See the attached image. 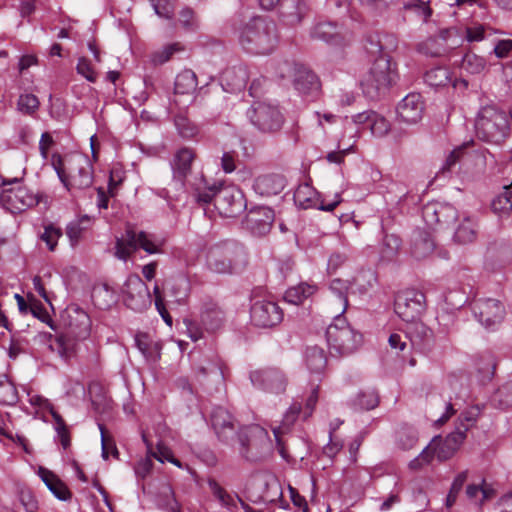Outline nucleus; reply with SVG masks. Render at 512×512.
Segmentation results:
<instances>
[{
    "mask_svg": "<svg viewBox=\"0 0 512 512\" xmlns=\"http://www.w3.org/2000/svg\"><path fill=\"white\" fill-rule=\"evenodd\" d=\"M40 106L39 99L34 94H21L17 101V110L25 115H33Z\"/></svg>",
    "mask_w": 512,
    "mask_h": 512,
    "instance_id": "obj_49",
    "label": "nucleus"
},
{
    "mask_svg": "<svg viewBox=\"0 0 512 512\" xmlns=\"http://www.w3.org/2000/svg\"><path fill=\"white\" fill-rule=\"evenodd\" d=\"M329 289L335 295L339 303V307L335 309L334 312L336 315H343L348 308V282L339 278L334 279L331 281Z\"/></svg>",
    "mask_w": 512,
    "mask_h": 512,
    "instance_id": "obj_36",
    "label": "nucleus"
},
{
    "mask_svg": "<svg viewBox=\"0 0 512 512\" xmlns=\"http://www.w3.org/2000/svg\"><path fill=\"white\" fill-rule=\"evenodd\" d=\"M274 211L266 206L252 208L245 216L244 225L254 235L268 234L274 222Z\"/></svg>",
    "mask_w": 512,
    "mask_h": 512,
    "instance_id": "obj_22",
    "label": "nucleus"
},
{
    "mask_svg": "<svg viewBox=\"0 0 512 512\" xmlns=\"http://www.w3.org/2000/svg\"><path fill=\"white\" fill-rule=\"evenodd\" d=\"M485 67V59L474 53H466L462 59V68L471 74H479Z\"/></svg>",
    "mask_w": 512,
    "mask_h": 512,
    "instance_id": "obj_51",
    "label": "nucleus"
},
{
    "mask_svg": "<svg viewBox=\"0 0 512 512\" xmlns=\"http://www.w3.org/2000/svg\"><path fill=\"white\" fill-rule=\"evenodd\" d=\"M379 404V395L376 390L369 389L360 391L351 401V405L356 410H372Z\"/></svg>",
    "mask_w": 512,
    "mask_h": 512,
    "instance_id": "obj_38",
    "label": "nucleus"
},
{
    "mask_svg": "<svg viewBox=\"0 0 512 512\" xmlns=\"http://www.w3.org/2000/svg\"><path fill=\"white\" fill-rule=\"evenodd\" d=\"M308 12L305 0H283L281 5V17L290 26L299 24Z\"/></svg>",
    "mask_w": 512,
    "mask_h": 512,
    "instance_id": "obj_25",
    "label": "nucleus"
},
{
    "mask_svg": "<svg viewBox=\"0 0 512 512\" xmlns=\"http://www.w3.org/2000/svg\"><path fill=\"white\" fill-rule=\"evenodd\" d=\"M51 164L62 184L71 193L92 186L93 165L87 157L76 154L62 158L60 154L54 153Z\"/></svg>",
    "mask_w": 512,
    "mask_h": 512,
    "instance_id": "obj_2",
    "label": "nucleus"
},
{
    "mask_svg": "<svg viewBox=\"0 0 512 512\" xmlns=\"http://www.w3.org/2000/svg\"><path fill=\"white\" fill-rule=\"evenodd\" d=\"M425 82L431 87H443L451 81L450 71L445 67H434L424 75Z\"/></svg>",
    "mask_w": 512,
    "mask_h": 512,
    "instance_id": "obj_42",
    "label": "nucleus"
},
{
    "mask_svg": "<svg viewBox=\"0 0 512 512\" xmlns=\"http://www.w3.org/2000/svg\"><path fill=\"white\" fill-rule=\"evenodd\" d=\"M208 486L214 497L221 503V505L229 509L236 507L234 498L228 494L227 491L221 487L215 479H209Z\"/></svg>",
    "mask_w": 512,
    "mask_h": 512,
    "instance_id": "obj_50",
    "label": "nucleus"
},
{
    "mask_svg": "<svg viewBox=\"0 0 512 512\" xmlns=\"http://www.w3.org/2000/svg\"><path fill=\"white\" fill-rule=\"evenodd\" d=\"M474 315L478 321L487 328L493 327L504 318L505 308L503 304L496 299H479L474 303Z\"/></svg>",
    "mask_w": 512,
    "mask_h": 512,
    "instance_id": "obj_18",
    "label": "nucleus"
},
{
    "mask_svg": "<svg viewBox=\"0 0 512 512\" xmlns=\"http://www.w3.org/2000/svg\"><path fill=\"white\" fill-rule=\"evenodd\" d=\"M196 380L207 392H212L223 382V371L217 364L200 367L196 374Z\"/></svg>",
    "mask_w": 512,
    "mask_h": 512,
    "instance_id": "obj_27",
    "label": "nucleus"
},
{
    "mask_svg": "<svg viewBox=\"0 0 512 512\" xmlns=\"http://www.w3.org/2000/svg\"><path fill=\"white\" fill-rule=\"evenodd\" d=\"M156 14L165 19H171L174 14V0H150Z\"/></svg>",
    "mask_w": 512,
    "mask_h": 512,
    "instance_id": "obj_55",
    "label": "nucleus"
},
{
    "mask_svg": "<svg viewBox=\"0 0 512 512\" xmlns=\"http://www.w3.org/2000/svg\"><path fill=\"white\" fill-rule=\"evenodd\" d=\"M182 50L183 46L178 42L168 44L163 48L155 51L151 55V61L154 65H163L164 63L168 62L175 53L180 52Z\"/></svg>",
    "mask_w": 512,
    "mask_h": 512,
    "instance_id": "obj_46",
    "label": "nucleus"
},
{
    "mask_svg": "<svg viewBox=\"0 0 512 512\" xmlns=\"http://www.w3.org/2000/svg\"><path fill=\"white\" fill-rule=\"evenodd\" d=\"M284 66L291 69L292 66L285 62ZM294 80L293 84L297 91L307 96H317L320 92L321 84L317 75L303 65L294 64Z\"/></svg>",
    "mask_w": 512,
    "mask_h": 512,
    "instance_id": "obj_23",
    "label": "nucleus"
},
{
    "mask_svg": "<svg viewBox=\"0 0 512 512\" xmlns=\"http://www.w3.org/2000/svg\"><path fill=\"white\" fill-rule=\"evenodd\" d=\"M224 320V312L216 305L211 304L201 313V321L209 330L218 329Z\"/></svg>",
    "mask_w": 512,
    "mask_h": 512,
    "instance_id": "obj_39",
    "label": "nucleus"
},
{
    "mask_svg": "<svg viewBox=\"0 0 512 512\" xmlns=\"http://www.w3.org/2000/svg\"><path fill=\"white\" fill-rule=\"evenodd\" d=\"M91 332V319L89 315L80 308H75L69 314V322L65 332L54 337L49 344L51 351L68 360L76 349L77 342L86 339Z\"/></svg>",
    "mask_w": 512,
    "mask_h": 512,
    "instance_id": "obj_3",
    "label": "nucleus"
},
{
    "mask_svg": "<svg viewBox=\"0 0 512 512\" xmlns=\"http://www.w3.org/2000/svg\"><path fill=\"white\" fill-rule=\"evenodd\" d=\"M121 291L125 305L135 311L143 310L150 298L147 285L137 275H130Z\"/></svg>",
    "mask_w": 512,
    "mask_h": 512,
    "instance_id": "obj_16",
    "label": "nucleus"
},
{
    "mask_svg": "<svg viewBox=\"0 0 512 512\" xmlns=\"http://www.w3.org/2000/svg\"><path fill=\"white\" fill-rule=\"evenodd\" d=\"M369 129L374 136L382 137L387 134L390 129V125L384 117L375 112L370 122Z\"/></svg>",
    "mask_w": 512,
    "mask_h": 512,
    "instance_id": "obj_57",
    "label": "nucleus"
},
{
    "mask_svg": "<svg viewBox=\"0 0 512 512\" xmlns=\"http://www.w3.org/2000/svg\"><path fill=\"white\" fill-rule=\"evenodd\" d=\"M247 81L246 70L242 67H231L223 71L221 85L227 92L233 93L245 87Z\"/></svg>",
    "mask_w": 512,
    "mask_h": 512,
    "instance_id": "obj_29",
    "label": "nucleus"
},
{
    "mask_svg": "<svg viewBox=\"0 0 512 512\" xmlns=\"http://www.w3.org/2000/svg\"><path fill=\"white\" fill-rule=\"evenodd\" d=\"M2 205L11 213H20L39 203V197L26 186L3 190L0 196Z\"/></svg>",
    "mask_w": 512,
    "mask_h": 512,
    "instance_id": "obj_15",
    "label": "nucleus"
},
{
    "mask_svg": "<svg viewBox=\"0 0 512 512\" xmlns=\"http://www.w3.org/2000/svg\"><path fill=\"white\" fill-rule=\"evenodd\" d=\"M315 190L309 184L299 185L294 192V202L303 209L316 206V201L313 199Z\"/></svg>",
    "mask_w": 512,
    "mask_h": 512,
    "instance_id": "obj_44",
    "label": "nucleus"
},
{
    "mask_svg": "<svg viewBox=\"0 0 512 512\" xmlns=\"http://www.w3.org/2000/svg\"><path fill=\"white\" fill-rule=\"evenodd\" d=\"M435 249L432 235L425 230H416L413 234L411 253L414 258L420 260L430 256Z\"/></svg>",
    "mask_w": 512,
    "mask_h": 512,
    "instance_id": "obj_26",
    "label": "nucleus"
},
{
    "mask_svg": "<svg viewBox=\"0 0 512 512\" xmlns=\"http://www.w3.org/2000/svg\"><path fill=\"white\" fill-rule=\"evenodd\" d=\"M135 345L147 361L156 363L160 360L162 345L160 342L153 341L148 334H136Z\"/></svg>",
    "mask_w": 512,
    "mask_h": 512,
    "instance_id": "obj_31",
    "label": "nucleus"
},
{
    "mask_svg": "<svg viewBox=\"0 0 512 512\" xmlns=\"http://www.w3.org/2000/svg\"><path fill=\"white\" fill-rule=\"evenodd\" d=\"M92 298L94 303L101 309L110 307L116 301L113 292L107 285L95 288L92 293Z\"/></svg>",
    "mask_w": 512,
    "mask_h": 512,
    "instance_id": "obj_52",
    "label": "nucleus"
},
{
    "mask_svg": "<svg viewBox=\"0 0 512 512\" xmlns=\"http://www.w3.org/2000/svg\"><path fill=\"white\" fill-rule=\"evenodd\" d=\"M475 129L479 139L500 144L510 133L508 114L495 104L482 106L476 117Z\"/></svg>",
    "mask_w": 512,
    "mask_h": 512,
    "instance_id": "obj_4",
    "label": "nucleus"
},
{
    "mask_svg": "<svg viewBox=\"0 0 512 512\" xmlns=\"http://www.w3.org/2000/svg\"><path fill=\"white\" fill-rule=\"evenodd\" d=\"M244 197L239 190L224 187L217 190L216 206L219 214L224 217H235L245 208Z\"/></svg>",
    "mask_w": 512,
    "mask_h": 512,
    "instance_id": "obj_19",
    "label": "nucleus"
},
{
    "mask_svg": "<svg viewBox=\"0 0 512 512\" xmlns=\"http://www.w3.org/2000/svg\"><path fill=\"white\" fill-rule=\"evenodd\" d=\"M61 236L62 230L50 223L44 226V232L40 235V239L46 243L50 251H54Z\"/></svg>",
    "mask_w": 512,
    "mask_h": 512,
    "instance_id": "obj_53",
    "label": "nucleus"
},
{
    "mask_svg": "<svg viewBox=\"0 0 512 512\" xmlns=\"http://www.w3.org/2000/svg\"><path fill=\"white\" fill-rule=\"evenodd\" d=\"M85 219L88 220V218L85 216L81 220H75L70 222L66 227V235L70 241L71 246H76L84 232V228L81 226V221Z\"/></svg>",
    "mask_w": 512,
    "mask_h": 512,
    "instance_id": "obj_56",
    "label": "nucleus"
},
{
    "mask_svg": "<svg viewBox=\"0 0 512 512\" xmlns=\"http://www.w3.org/2000/svg\"><path fill=\"white\" fill-rule=\"evenodd\" d=\"M285 186V178L282 175L275 173L259 175L255 178L253 183L254 191L265 197L281 193Z\"/></svg>",
    "mask_w": 512,
    "mask_h": 512,
    "instance_id": "obj_24",
    "label": "nucleus"
},
{
    "mask_svg": "<svg viewBox=\"0 0 512 512\" xmlns=\"http://www.w3.org/2000/svg\"><path fill=\"white\" fill-rule=\"evenodd\" d=\"M198 80L194 71L184 69L175 79L174 91L176 94H191L197 90Z\"/></svg>",
    "mask_w": 512,
    "mask_h": 512,
    "instance_id": "obj_33",
    "label": "nucleus"
},
{
    "mask_svg": "<svg viewBox=\"0 0 512 512\" xmlns=\"http://www.w3.org/2000/svg\"><path fill=\"white\" fill-rule=\"evenodd\" d=\"M401 246V239L395 234H386L381 247V257L384 260L392 261L398 254Z\"/></svg>",
    "mask_w": 512,
    "mask_h": 512,
    "instance_id": "obj_45",
    "label": "nucleus"
},
{
    "mask_svg": "<svg viewBox=\"0 0 512 512\" xmlns=\"http://www.w3.org/2000/svg\"><path fill=\"white\" fill-rule=\"evenodd\" d=\"M211 424L219 439L228 442L238 436L240 444L245 449L253 446L256 439L264 440L267 438L266 430L258 425L248 426L237 434L232 415L222 407H216L212 411Z\"/></svg>",
    "mask_w": 512,
    "mask_h": 512,
    "instance_id": "obj_5",
    "label": "nucleus"
},
{
    "mask_svg": "<svg viewBox=\"0 0 512 512\" xmlns=\"http://www.w3.org/2000/svg\"><path fill=\"white\" fill-rule=\"evenodd\" d=\"M398 74L395 64L386 54H381L372 63L367 75L361 82L364 94L372 99H378L385 94L396 82Z\"/></svg>",
    "mask_w": 512,
    "mask_h": 512,
    "instance_id": "obj_6",
    "label": "nucleus"
},
{
    "mask_svg": "<svg viewBox=\"0 0 512 512\" xmlns=\"http://www.w3.org/2000/svg\"><path fill=\"white\" fill-rule=\"evenodd\" d=\"M248 263L244 248L232 242L215 245L210 248L207 255L208 268L219 274L238 273Z\"/></svg>",
    "mask_w": 512,
    "mask_h": 512,
    "instance_id": "obj_7",
    "label": "nucleus"
},
{
    "mask_svg": "<svg viewBox=\"0 0 512 512\" xmlns=\"http://www.w3.org/2000/svg\"><path fill=\"white\" fill-rule=\"evenodd\" d=\"M238 161V154L235 151L224 152L221 157V168L225 173H232L235 171Z\"/></svg>",
    "mask_w": 512,
    "mask_h": 512,
    "instance_id": "obj_62",
    "label": "nucleus"
},
{
    "mask_svg": "<svg viewBox=\"0 0 512 512\" xmlns=\"http://www.w3.org/2000/svg\"><path fill=\"white\" fill-rule=\"evenodd\" d=\"M418 442L417 431L408 425H402L396 431V443L402 450L412 449Z\"/></svg>",
    "mask_w": 512,
    "mask_h": 512,
    "instance_id": "obj_40",
    "label": "nucleus"
},
{
    "mask_svg": "<svg viewBox=\"0 0 512 512\" xmlns=\"http://www.w3.org/2000/svg\"><path fill=\"white\" fill-rule=\"evenodd\" d=\"M439 217L436 218V223H442V224H449L456 220L457 218V211L456 209L451 205H441V208L439 209Z\"/></svg>",
    "mask_w": 512,
    "mask_h": 512,
    "instance_id": "obj_63",
    "label": "nucleus"
},
{
    "mask_svg": "<svg viewBox=\"0 0 512 512\" xmlns=\"http://www.w3.org/2000/svg\"><path fill=\"white\" fill-rule=\"evenodd\" d=\"M157 507L165 512H181V506L169 485H163L156 496Z\"/></svg>",
    "mask_w": 512,
    "mask_h": 512,
    "instance_id": "obj_34",
    "label": "nucleus"
},
{
    "mask_svg": "<svg viewBox=\"0 0 512 512\" xmlns=\"http://www.w3.org/2000/svg\"><path fill=\"white\" fill-rule=\"evenodd\" d=\"M317 290V287L307 283H301L297 286L290 287L284 294L286 302L294 305H300L305 299L312 296Z\"/></svg>",
    "mask_w": 512,
    "mask_h": 512,
    "instance_id": "obj_35",
    "label": "nucleus"
},
{
    "mask_svg": "<svg viewBox=\"0 0 512 512\" xmlns=\"http://www.w3.org/2000/svg\"><path fill=\"white\" fill-rule=\"evenodd\" d=\"M235 32L239 44L251 54H270L278 43L276 24L265 17H253L236 28Z\"/></svg>",
    "mask_w": 512,
    "mask_h": 512,
    "instance_id": "obj_1",
    "label": "nucleus"
},
{
    "mask_svg": "<svg viewBox=\"0 0 512 512\" xmlns=\"http://www.w3.org/2000/svg\"><path fill=\"white\" fill-rule=\"evenodd\" d=\"M76 71L78 74L82 75L87 81L94 83L97 80L96 73L90 63V61L81 57L78 59Z\"/></svg>",
    "mask_w": 512,
    "mask_h": 512,
    "instance_id": "obj_60",
    "label": "nucleus"
},
{
    "mask_svg": "<svg viewBox=\"0 0 512 512\" xmlns=\"http://www.w3.org/2000/svg\"><path fill=\"white\" fill-rule=\"evenodd\" d=\"M311 37L332 45H344L351 40V33L336 22L319 21L311 29Z\"/></svg>",
    "mask_w": 512,
    "mask_h": 512,
    "instance_id": "obj_20",
    "label": "nucleus"
},
{
    "mask_svg": "<svg viewBox=\"0 0 512 512\" xmlns=\"http://www.w3.org/2000/svg\"><path fill=\"white\" fill-rule=\"evenodd\" d=\"M305 365L311 374L322 375L327 366L325 351L318 346L307 347L304 354Z\"/></svg>",
    "mask_w": 512,
    "mask_h": 512,
    "instance_id": "obj_32",
    "label": "nucleus"
},
{
    "mask_svg": "<svg viewBox=\"0 0 512 512\" xmlns=\"http://www.w3.org/2000/svg\"><path fill=\"white\" fill-rule=\"evenodd\" d=\"M406 337L411 344L419 349H424L431 341L432 330L419 320L407 322Z\"/></svg>",
    "mask_w": 512,
    "mask_h": 512,
    "instance_id": "obj_28",
    "label": "nucleus"
},
{
    "mask_svg": "<svg viewBox=\"0 0 512 512\" xmlns=\"http://www.w3.org/2000/svg\"><path fill=\"white\" fill-rule=\"evenodd\" d=\"M251 123L263 133H275L282 128L284 116L275 105L266 102L254 103L248 110Z\"/></svg>",
    "mask_w": 512,
    "mask_h": 512,
    "instance_id": "obj_12",
    "label": "nucleus"
},
{
    "mask_svg": "<svg viewBox=\"0 0 512 512\" xmlns=\"http://www.w3.org/2000/svg\"><path fill=\"white\" fill-rule=\"evenodd\" d=\"M425 106L419 93H409L397 105L398 120L402 123L417 124L423 116Z\"/></svg>",
    "mask_w": 512,
    "mask_h": 512,
    "instance_id": "obj_21",
    "label": "nucleus"
},
{
    "mask_svg": "<svg viewBox=\"0 0 512 512\" xmlns=\"http://www.w3.org/2000/svg\"><path fill=\"white\" fill-rule=\"evenodd\" d=\"M143 440H144V442L147 445L148 454L151 457L155 458L156 460H158L161 463H164L166 461L169 462V459L173 455L171 449H169L168 447H166L165 445H163L161 443H158L157 447H156V451H153L152 448H151V445L146 440L145 435H143Z\"/></svg>",
    "mask_w": 512,
    "mask_h": 512,
    "instance_id": "obj_58",
    "label": "nucleus"
},
{
    "mask_svg": "<svg viewBox=\"0 0 512 512\" xmlns=\"http://www.w3.org/2000/svg\"><path fill=\"white\" fill-rule=\"evenodd\" d=\"M283 311L276 302L256 300L250 308L251 322L260 328H271L283 320Z\"/></svg>",
    "mask_w": 512,
    "mask_h": 512,
    "instance_id": "obj_14",
    "label": "nucleus"
},
{
    "mask_svg": "<svg viewBox=\"0 0 512 512\" xmlns=\"http://www.w3.org/2000/svg\"><path fill=\"white\" fill-rule=\"evenodd\" d=\"M188 290L189 282L185 277H179L176 279L174 285L172 286V292L175 295L177 301L185 299L188 295Z\"/></svg>",
    "mask_w": 512,
    "mask_h": 512,
    "instance_id": "obj_64",
    "label": "nucleus"
},
{
    "mask_svg": "<svg viewBox=\"0 0 512 512\" xmlns=\"http://www.w3.org/2000/svg\"><path fill=\"white\" fill-rule=\"evenodd\" d=\"M39 476L53 495L61 500L67 501L72 497L68 487L50 470L39 468Z\"/></svg>",
    "mask_w": 512,
    "mask_h": 512,
    "instance_id": "obj_30",
    "label": "nucleus"
},
{
    "mask_svg": "<svg viewBox=\"0 0 512 512\" xmlns=\"http://www.w3.org/2000/svg\"><path fill=\"white\" fill-rule=\"evenodd\" d=\"M492 403L500 409L512 407V382L506 383L494 393Z\"/></svg>",
    "mask_w": 512,
    "mask_h": 512,
    "instance_id": "obj_47",
    "label": "nucleus"
},
{
    "mask_svg": "<svg viewBox=\"0 0 512 512\" xmlns=\"http://www.w3.org/2000/svg\"><path fill=\"white\" fill-rule=\"evenodd\" d=\"M195 158V152L187 147L179 149L172 161V185L174 186L175 193H171L168 189L162 188L157 190L156 194L168 201L171 209L174 208L172 202L176 200L180 193L184 192L185 180L191 173L192 162Z\"/></svg>",
    "mask_w": 512,
    "mask_h": 512,
    "instance_id": "obj_10",
    "label": "nucleus"
},
{
    "mask_svg": "<svg viewBox=\"0 0 512 512\" xmlns=\"http://www.w3.org/2000/svg\"><path fill=\"white\" fill-rule=\"evenodd\" d=\"M394 310L406 323L419 320L425 311V295L416 289L400 291L395 297Z\"/></svg>",
    "mask_w": 512,
    "mask_h": 512,
    "instance_id": "obj_13",
    "label": "nucleus"
},
{
    "mask_svg": "<svg viewBox=\"0 0 512 512\" xmlns=\"http://www.w3.org/2000/svg\"><path fill=\"white\" fill-rule=\"evenodd\" d=\"M98 427H99V430L101 433L102 457L104 459H108L110 454H112L113 456H117L118 455L117 447H116L114 441L112 440V438H110L107 435L104 425L98 424Z\"/></svg>",
    "mask_w": 512,
    "mask_h": 512,
    "instance_id": "obj_54",
    "label": "nucleus"
},
{
    "mask_svg": "<svg viewBox=\"0 0 512 512\" xmlns=\"http://www.w3.org/2000/svg\"><path fill=\"white\" fill-rule=\"evenodd\" d=\"M497 30L482 24H475L466 28V39L468 42H479L494 34Z\"/></svg>",
    "mask_w": 512,
    "mask_h": 512,
    "instance_id": "obj_48",
    "label": "nucleus"
},
{
    "mask_svg": "<svg viewBox=\"0 0 512 512\" xmlns=\"http://www.w3.org/2000/svg\"><path fill=\"white\" fill-rule=\"evenodd\" d=\"M506 191L495 197L491 203V208L499 217H507L512 211V191L504 186Z\"/></svg>",
    "mask_w": 512,
    "mask_h": 512,
    "instance_id": "obj_41",
    "label": "nucleus"
},
{
    "mask_svg": "<svg viewBox=\"0 0 512 512\" xmlns=\"http://www.w3.org/2000/svg\"><path fill=\"white\" fill-rule=\"evenodd\" d=\"M476 236V222L472 218L466 217L458 225L454 234V240L460 244H467L473 242L476 239Z\"/></svg>",
    "mask_w": 512,
    "mask_h": 512,
    "instance_id": "obj_37",
    "label": "nucleus"
},
{
    "mask_svg": "<svg viewBox=\"0 0 512 512\" xmlns=\"http://www.w3.org/2000/svg\"><path fill=\"white\" fill-rule=\"evenodd\" d=\"M480 410L478 407H472L464 411L459 418V424L457 427L465 429V433L475 424Z\"/></svg>",
    "mask_w": 512,
    "mask_h": 512,
    "instance_id": "obj_59",
    "label": "nucleus"
},
{
    "mask_svg": "<svg viewBox=\"0 0 512 512\" xmlns=\"http://www.w3.org/2000/svg\"><path fill=\"white\" fill-rule=\"evenodd\" d=\"M249 378L256 389L275 395L285 393L289 384L286 372L276 366L255 369L250 372Z\"/></svg>",
    "mask_w": 512,
    "mask_h": 512,
    "instance_id": "obj_11",
    "label": "nucleus"
},
{
    "mask_svg": "<svg viewBox=\"0 0 512 512\" xmlns=\"http://www.w3.org/2000/svg\"><path fill=\"white\" fill-rule=\"evenodd\" d=\"M465 438V429L456 427L455 431L448 434L444 439L434 438L427 447H429L432 456L435 455L439 461H446L455 454Z\"/></svg>",
    "mask_w": 512,
    "mask_h": 512,
    "instance_id": "obj_17",
    "label": "nucleus"
},
{
    "mask_svg": "<svg viewBox=\"0 0 512 512\" xmlns=\"http://www.w3.org/2000/svg\"><path fill=\"white\" fill-rule=\"evenodd\" d=\"M164 243V239L154 234L127 229L122 237L116 238L114 255L126 261L138 249H143L148 254H159Z\"/></svg>",
    "mask_w": 512,
    "mask_h": 512,
    "instance_id": "obj_8",
    "label": "nucleus"
},
{
    "mask_svg": "<svg viewBox=\"0 0 512 512\" xmlns=\"http://www.w3.org/2000/svg\"><path fill=\"white\" fill-rule=\"evenodd\" d=\"M18 401V392L15 385L4 374L0 375V404L15 405Z\"/></svg>",
    "mask_w": 512,
    "mask_h": 512,
    "instance_id": "obj_43",
    "label": "nucleus"
},
{
    "mask_svg": "<svg viewBox=\"0 0 512 512\" xmlns=\"http://www.w3.org/2000/svg\"><path fill=\"white\" fill-rule=\"evenodd\" d=\"M348 257L344 252H333L328 259L327 271L329 274L335 273L346 261Z\"/></svg>",
    "mask_w": 512,
    "mask_h": 512,
    "instance_id": "obj_61",
    "label": "nucleus"
},
{
    "mask_svg": "<svg viewBox=\"0 0 512 512\" xmlns=\"http://www.w3.org/2000/svg\"><path fill=\"white\" fill-rule=\"evenodd\" d=\"M329 348L339 355H349L362 343V335L355 331L343 315H335L334 322L326 330Z\"/></svg>",
    "mask_w": 512,
    "mask_h": 512,
    "instance_id": "obj_9",
    "label": "nucleus"
}]
</instances>
